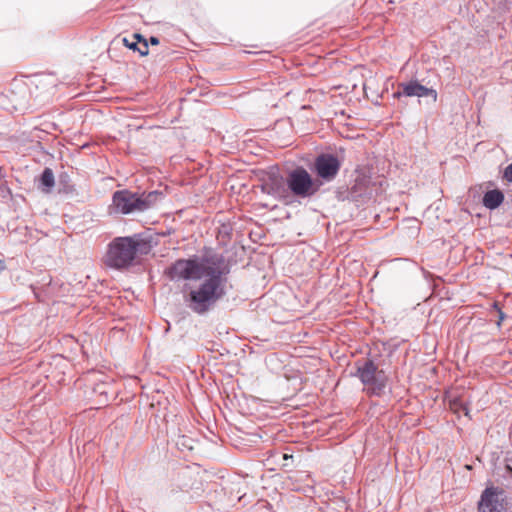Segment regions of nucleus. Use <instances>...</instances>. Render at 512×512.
I'll use <instances>...</instances> for the list:
<instances>
[{
	"mask_svg": "<svg viewBox=\"0 0 512 512\" xmlns=\"http://www.w3.org/2000/svg\"><path fill=\"white\" fill-rule=\"evenodd\" d=\"M159 42H160V41H159V39H158L157 37H155V36H151V37L149 38V42H148V43H150L151 45H158V44H159Z\"/></svg>",
	"mask_w": 512,
	"mask_h": 512,
	"instance_id": "nucleus-19",
	"label": "nucleus"
},
{
	"mask_svg": "<svg viewBox=\"0 0 512 512\" xmlns=\"http://www.w3.org/2000/svg\"><path fill=\"white\" fill-rule=\"evenodd\" d=\"M407 97H427L431 96L433 101L437 100V92L432 88H428L424 85H421L417 81H410L407 83H400L398 85L397 92L394 93V97L399 98L400 96Z\"/></svg>",
	"mask_w": 512,
	"mask_h": 512,
	"instance_id": "nucleus-9",
	"label": "nucleus"
},
{
	"mask_svg": "<svg viewBox=\"0 0 512 512\" xmlns=\"http://www.w3.org/2000/svg\"><path fill=\"white\" fill-rule=\"evenodd\" d=\"M122 42L124 44L125 47L133 50V51H136V48H138V43L135 42L134 40L133 41H130L128 38L124 37L122 39Z\"/></svg>",
	"mask_w": 512,
	"mask_h": 512,
	"instance_id": "nucleus-15",
	"label": "nucleus"
},
{
	"mask_svg": "<svg viewBox=\"0 0 512 512\" xmlns=\"http://www.w3.org/2000/svg\"><path fill=\"white\" fill-rule=\"evenodd\" d=\"M509 471L512 473V468L511 467H508Z\"/></svg>",
	"mask_w": 512,
	"mask_h": 512,
	"instance_id": "nucleus-23",
	"label": "nucleus"
},
{
	"mask_svg": "<svg viewBox=\"0 0 512 512\" xmlns=\"http://www.w3.org/2000/svg\"><path fill=\"white\" fill-rule=\"evenodd\" d=\"M341 168L339 158L331 153H322L315 158L314 171L316 175L326 182L336 178Z\"/></svg>",
	"mask_w": 512,
	"mask_h": 512,
	"instance_id": "nucleus-7",
	"label": "nucleus"
},
{
	"mask_svg": "<svg viewBox=\"0 0 512 512\" xmlns=\"http://www.w3.org/2000/svg\"><path fill=\"white\" fill-rule=\"evenodd\" d=\"M136 51H138L141 56L148 55V53H149L148 42H145V43L142 42V43L138 44V48H136Z\"/></svg>",
	"mask_w": 512,
	"mask_h": 512,
	"instance_id": "nucleus-14",
	"label": "nucleus"
},
{
	"mask_svg": "<svg viewBox=\"0 0 512 512\" xmlns=\"http://www.w3.org/2000/svg\"><path fill=\"white\" fill-rule=\"evenodd\" d=\"M502 178L507 182H512V162L504 169Z\"/></svg>",
	"mask_w": 512,
	"mask_h": 512,
	"instance_id": "nucleus-13",
	"label": "nucleus"
},
{
	"mask_svg": "<svg viewBox=\"0 0 512 512\" xmlns=\"http://www.w3.org/2000/svg\"><path fill=\"white\" fill-rule=\"evenodd\" d=\"M161 198L162 193L158 191L136 193L123 189L113 193L111 208L115 213L124 215L143 212L155 205Z\"/></svg>",
	"mask_w": 512,
	"mask_h": 512,
	"instance_id": "nucleus-3",
	"label": "nucleus"
},
{
	"mask_svg": "<svg viewBox=\"0 0 512 512\" xmlns=\"http://www.w3.org/2000/svg\"><path fill=\"white\" fill-rule=\"evenodd\" d=\"M498 317H499V320L497 322V326L500 327L501 323L505 319L506 315L502 310H499Z\"/></svg>",
	"mask_w": 512,
	"mask_h": 512,
	"instance_id": "nucleus-18",
	"label": "nucleus"
},
{
	"mask_svg": "<svg viewBox=\"0 0 512 512\" xmlns=\"http://www.w3.org/2000/svg\"><path fill=\"white\" fill-rule=\"evenodd\" d=\"M287 190L299 198H309L319 189L311 175L303 167L291 170L286 177Z\"/></svg>",
	"mask_w": 512,
	"mask_h": 512,
	"instance_id": "nucleus-6",
	"label": "nucleus"
},
{
	"mask_svg": "<svg viewBox=\"0 0 512 512\" xmlns=\"http://www.w3.org/2000/svg\"><path fill=\"white\" fill-rule=\"evenodd\" d=\"M230 265L223 254L205 248L201 257L178 259L166 271L172 281L201 280L197 286H185L184 303L196 314L211 310L226 294Z\"/></svg>",
	"mask_w": 512,
	"mask_h": 512,
	"instance_id": "nucleus-1",
	"label": "nucleus"
},
{
	"mask_svg": "<svg viewBox=\"0 0 512 512\" xmlns=\"http://www.w3.org/2000/svg\"><path fill=\"white\" fill-rule=\"evenodd\" d=\"M291 457H292V456H289L288 454H284V455H283V458H284V459H288V458H291Z\"/></svg>",
	"mask_w": 512,
	"mask_h": 512,
	"instance_id": "nucleus-22",
	"label": "nucleus"
},
{
	"mask_svg": "<svg viewBox=\"0 0 512 512\" xmlns=\"http://www.w3.org/2000/svg\"><path fill=\"white\" fill-rule=\"evenodd\" d=\"M462 409H463V411H464L465 415H468V409H467V407H465V406H464Z\"/></svg>",
	"mask_w": 512,
	"mask_h": 512,
	"instance_id": "nucleus-21",
	"label": "nucleus"
},
{
	"mask_svg": "<svg viewBox=\"0 0 512 512\" xmlns=\"http://www.w3.org/2000/svg\"><path fill=\"white\" fill-rule=\"evenodd\" d=\"M512 498L506 491L498 486H487L481 493L478 501V512H510Z\"/></svg>",
	"mask_w": 512,
	"mask_h": 512,
	"instance_id": "nucleus-5",
	"label": "nucleus"
},
{
	"mask_svg": "<svg viewBox=\"0 0 512 512\" xmlns=\"http://www.w3.org/2000/svg\"><path fill=\"white\" fill-rule=\"evenodd\" d=\"M378 187L367 179H357L350 188L348 197L352 201L365 203L375 197Z\"/></svg>",
	"mask_w": 512,
	"mask_h": 512,
	"instance_id": "nucleus-8",
	"label": "nucleus"
},
{
	"mask_svg": "<svg viewBox=\"0 0 512 512\" xmlns=\"http://www.w3.org/2000/svg\"><path fill=\"white\" fill-rule=\"evenodd\" d=\"M150 246L139 236L116 237L108 245L105 264L117 270L133 265L138 254H147Z\"/></svg>",
	"mask_w": 512,
	"mask_h": 512,
	"instance_id": "nucleus-2",
	"label": "nucleus"
},
{
	"mask_svg": "<svg viewBox=\"0 0 512 512\" xmlns=\"http://www.w3.org/2000/svg\"><path fill=\"white\" fill-rule=\"evenodd\" d=\"M492 308L495 309L498 313H499V310H501L500 306H499V303L497 301H495L493 304H492Z\"/></svg>",
	"mask_w": 512,
	"mask_h": 512,
	"instance_id": "nucleus-20",
	"label": "nucleus"
},
{
	"mask_svg": "<svg viewBox=\"0 0 512 512\" xmlns=\"http://www.w3.org/2000/svg\"><path fill=\"white\" fill-rule=\"evenodd\" d=\"M505 196L502 190L492 189L484 193L482 198V204L489 210H495L499 208L504 202Z\"/></svg>",
	"mask_w": 512,
	"mask_h": 512,
	"instance_id": "nucleus-11",
	"label": "nucleus"
},
{
	"mask_svg": "<svg viewBox=\"0 0 512 512\" xmlns=\"http://www.w3.org/2000/svg\"><path fill=\"white\" fill-rule=\"evenodd\" d=\"M10 193H11L10 189L8 188L6 183L1 182L0 183V195L3 197H6L7 195H10Z\"/></svg>",
	"mask_w": 512,
	"mask_h": 512,
	"instance_id": "nucleus-16",
	"label": "nucleus"
},
{
	"mask_svg": "<svg viewBox=\"0 0 512 512\" xmlns=\"http://www.w3.org/2000/svg\"><path fill=\"white\" fill-rule=\"evenodd\" d=\"M40 183L42 186L47 188V190H50L54 186V184H55L54 174L50 168H45L43 170L41 177H40Z\"/></svg>",
	"mask_w": 512,
	"mask_h": 512,
	"instance_id": "nucleus-12",
	"label": "nucleus"
},
{
	"mask_svg": "<svg viewBox=\"0 0 512 512\" xmlns=\"http://www.w3.org/2000/svg\"><path fill=\"white\" fill-rule=\"evenodd\" d=\"M133 39L135 42H137L138 44L142 43V42H148L143 35H141L140 33H134L132 35Z\"/></svg>",
	"mask_w": 512,
	"mask_h": 512,
	"instance_id": "nucleus-17",
	"label": "nucleus"
},
{
	"mask_svg": "<svg viewBox=\"0 0 512 512\" xmlns=\"http://www.w3.org/2000/svg\"><path fill=\"white\" fill-rule=\"evenodd\" d=\"M355 376L359 378L364 388L363 391L369 396L380 397L384 394L388 377L383 370H380L373 360L367 359L364 362H357Z\"/></svg>",
	"mask_w": 512,
	"mask_h": 512,
	"instance_id": "nucleus-4",
	"label": "nucleus"
},
{
	"mask_svg": "<svg viewBox=\"0 0 512 512\" xmlns=\"http://www.w3.org/2000/svg\"><path fill=\"white\" fill-rule=\"evenodd\" d=\"M262 192L277 198L288 196L286 180L278 175H270L261 185Z\"/></svg>",
	"mask_w": 512,
	"mask_h": 512,
	"instance_id": "nucleus-10",
	"label": "nucleus"
}]
</instances>
